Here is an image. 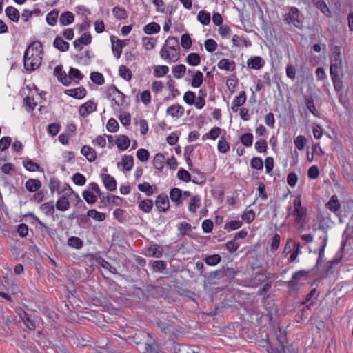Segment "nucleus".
Wrapping results in <instances>:
<instances>
[{
	"mask_svg": "<svg viewBox=\"0 0 353 353\" xmlns=\"http://www.w3.org/2000/svg\"><path fill=\"white\" fill-rule=\"evenodd\" d=\"M319 230H323V235H321L319 236L320 242V247L319 249L314 250L315 253H318L319 256L316 261V263L314 265L313 268L309 270H300L298 272H296L293 274L291 280L289 281H286L285 284L288 285L289 289L291 290H297V283L303 277H306L311 272L317 270L319 268V266L321 265L323 258L324 256V252L325 249L327 245V235L326 232L325 231V228L323 225H320L318 227Z\"/></svg>",
	"mask_w": 353,
	"mask_h": 353,
	"instance_id": "nucleus-1",
	"label": "nucleus"
},
{
	"mask_svg": "<svg viewBox=\"0 0 353 353\" xmlns=\"http://www.w3.org/2000/svg\"><path fill=\"white\" fill-rule=\"evenodd\" d=\"M37 43L39 44V47H42V43L41 41H35L32 42L28 46L27 49L24 52L23 65L24 68L29 72L36 70L41 65V57H39V55H34L33 53H32L31 55L29 56L30 48H32V46H35V44Z\"/></svg>",
	"mask_w": 353,
	"mask_h": 353,
	"instance_id": "nucleus-2",
	"label": "nucleus"
},
{
	"mask_svg": "<svg viewBox=\"0 0 353 353\" xmlns=\"http://www.w3.org/2000/svg\"><path fill=\"white\" fill-rule=\"evenodd\" d=\"M283 20L288 24H292L299 29H303V16L296 7L290 8L289 12L284 15Z\"/></svg>",
	"mask_w": 353,
	"mask_h": 353,
	"instance_id": "nucleus-3",
	"label": "nucleus"
},
{
	"mask_svg": "<svg viewBox=\"0 0 353 353\" xmlns=\"http://www.w3.org/2000/svg\"><path fill=\"white\" fill-rule=\"evenodd\" d=\"M165 46H167L168 49L172 51H175V54H172V57L174 59L172 60L173 62L176 61L179 59L180 55V47L177 38L170 36L166 39Z\"/></svg>",
	"mask_w": 353,
	"mask_h": 353,
	"instance_id": "nucleus-4",
	"label": "nucleus"
},
{
	"mask_svg": "<svg viewBox=\"0 0 353 353\" xmlns=\"http://www.w3.org/2000/svg\"><path fill=\"white\" fill-rule=\"evenodd\" d=\"M116 37L112 36L110 37L112 43V50L114 56L119 59L122 53V48L128 44V39H119L115 41Z\"/></svg>",
	"mask_w": 353,
	"mask_h": 353,
	"instance_id": "nucleus-5",
	"label": "nucleus"
},
{
	"mask_svg": "<svg viewBox=\"0 0 353 353\" xmlns=\"http://www.w3.org/2000/svg\"><path fill=\"white\" fill-rule=\"evenodd\" d=\"M155 205L159 212H166L170 208L168 196L166 194H159L155 201Z\"/></svg>",
	"mask_w": 353,
	"mask_h": 353,
	"instance_id": "nucleus-6",
	"label": "nucleus"
},
{
	"mask_svg": "<svg viewBox=\"0 0 353 353\" xmlns=\"http://www.w3.org/2000/svg\"><path fill=\"white\" fill-rule=\"evenodd\" d=\"M97 104L92 101L83 103L79 108V114L82 117H86L90 113L96 111Z\"/></svg>",
	"mask_w": 353,
	"mask_h": 353,
	"instance_id": "nucleus-7",
	"label": "nucleus"
},
{
	"mask_svg": "<svg viewBox=\"0 0 353 353\" xmlns=\"http://www.w3.org/2000/svg\"><path fill=\"white\" fill-rule=\"evenodd\" d=\"M101 179L105 188L109 191H114L117 189V181L115 179L108 174H102Z\"/></svg>",
	"mask_w": 353,
	"mask_h": 353,
	"instance_id": "nucleus-8",
	"label": "nucleus"
},
{
	"mask_svg": "<svg viewBox=\"0 0 353 353\" xmlns=\"http://www.w3.org/2000/svg\"><path fill=\"white\" fill-rule=\"evenodd\" d=\"M64 93L74 99H81L85 97L87 91L83 87H79L74 89L66 90Z\"/></svg>",
	"mask_w": 353,
	"mask_h": 353,
	"instance_id": "nucleus-9",
	"label": "nucleus"
},
{
	"mask_svg": "<svg viewBox=\"0 0 353 353\" xmlns=\"http://www.w3.org/2000/svg\"><path fill=\"white\" fill-rule=\"evenodd\" d=\"M170 197L172 201L176 203V206H180L183 204L182 190L179 188H172L170 192Z\"/></svg>",
	"mask_w": 353,
	"mask_h": 353,
	"instance_id": "nucleus-10",
	"label": "nucleus"
},
{
	"mask_svg": "<svg viewBox=\"0 0 353 353\" xmlns=\"http://www.w3.org/2000/svg\"><path fill=\"white\" fill-rule=\"evenodd\" d=\"M123 199L115 195L108 194L106 197L103 196L101 198V203H103L104 206L107 205V203H112L117 206H121L122 205Z\"/></svg>",
	"mask_w": 353,
	"mask_h": 353,
	"instance_id": "nucleus-11",
	"label": "nucleus"
},
{
	"mask_svg": "<svg viewBox=\"0 0 353 353\" xmlns=\"http://www.w3.org/2000/svg\"><path fill=\"white\" fill-rule=\"evenodd\" d=\"M247 64L251 69L259 70L264 65L265 61L261 57H254L248 60Z\"/></svg>",
	"mask_w": 353,
	"mask_h": 353,
	"instance_id": "nucleus-12",
	"label": "nucleus"
},
{
	"mask_svg": "<svg viewBox=\"0 0 353 353\" xmlns=\"http://www.w3.org/2000/svg\"><path fill=\"white\" fill-rule=\"evenodd\" d=\"M81 152L90 162L94 161L97 158L96 151L88 145H83L81 148Z\"/></svg>",
	"mask_w": 353,
	"mask_h": 353,
	"instance_id": "nucleus-13",
	"label": "nucleus"
},
{
	"mask_svg": "<svg viewBox=\"0 0 353 353\" xmlns=\"http://www.w3.org/2000/svg\"><path fill=\"white\" fill-rule=\"evenodd\" d=\"M53 46L60 52H65L69 49V43L65 41L61 36H57L53 42Z\"/></svg>",
	"mask_w": 353,
	"mask_h": 353,
	"instance_id": "nucleus-14",
	"label": "nucleus"
},
{
	"mask_svg": "<svg viewBox=\"0 0 353 353\" xmlns=\"http://www.w3.org/2000/svg\"><path fill=\"white\" fill-rule=\"evenodd\" d=\"M41 186V183L39 179H30L25 183L26 190L30 192L38 191Z\"/></svg>",
	"mask_w": 353,
	"mask_h": 353,
	"instance_id": "nucleus-15",
	"label": "nucleus"
},
{
	"mask_svg": "<svg viewBox=\"0 0 353 353\" xmlns=\"http://www.w3.org/2000/svg\"><path fill=\"white\" fill-rule=\"evenodd\" d=\"M218 67L221 70H225L226 71H234L236 68V64L235 62L232 60L222 59L218 63Z\"/></svg>",
	"mask_w": 353,
	"mask_h": 353,
	"instance_id": "nucleus-16",
	"label": "nucleus"
},
{
	"mask_svg": "<svg viewBox=\"0 0 353 353\" xmlns=\"http://www.w3.org/2000/svg\"><path fill=\"white\" fill-rule=\"evenodd\" d=\"M23 165L28 171L30 172H34L36 170L42 172H44L43 169L41 168V166L38 163L32 161L31 159H29L23 160Z\"/></svg>",
	"mask_w": 353,
	"mask_h": 353,
	"instance_id": "nucleus-17",
	"label": "nucleus"
},
{
	"mask_svg": "<svg viewBox=\"0 0 353 353\" xmlns=\"http://www.w3.org/2000/svg\"><path fill=\"white\" fill-rule=\"evenodd\" d=\"M305 103L307 108L310 111V112L315 117H319V112L315 108V105L314 103L313 98L311 95H305L304 97Z\"/></svg>",
	"mask_w": 353,
	"mask_h": 353,
	"instance_id": "nucleus-18",
	"label": "nucleus"
},
{
	"mask_svg": "<svg viewBox=\"0 0 353 353\" xmlns=\"http://www.w3.org/2000/svg\"><path fill=\"white\" fill-rule=\"evenodd\" d=\"M6 16L12 21L14 22H18L20 17V14L19 10L12 7V6H8L6 8L5 10Z\"/></svg>",
	"mask_w": 353,
	"mask_h": 353,
	"instance_id": "nucleus-19",
	"label": "nucleus"
},
{
	"mask_svg": "<svg viewBox=\"0 0 353 353\" xmlns=\"http://www.w3.org/2000/svg\"><path fill=\"white\" fill-rule=\"evenodd\" d=\"M74 15L70 11L63 12L60 17L59 22L62 26H68L74 21Z\"/></svg>",
	"mask_w": 353,
	"mask_h": 353,
	"instance_id": "nucleus-20",
	"label": "nucleus"
},
{
	"mask_svg": "<svg viewBox=\"0 0 353 353\" xmlns=\"http://www.w3.org/2000/svg\"><path fill=\"white\" fill-rule=\"evenodd\" d=\"M70 205V201H68L67 196L63 195L59 198L56 203V208L59 211H65L69 209Z\"/></svg>",
	"mask_w": 353,
	"mask_h": 353,
	"instance_id": "nucleus-21",
	"label": "nucleus"
},
{
	"mask_svg": "<svg viewBox=\"0 0 353 353\" xmlns=\"http://www.w3.org/2000/svg\"><path fill=\"white\" fill-rule=\"evenodd\" d=\"M116 144L121 150H125L130 144V140L126 135H121L117 139Z\"/></svg>",
	"mask_w": 353,
	"mask_h": 353,
	"instance_id": "nucleus-22",
	"label": "nucleus"
},
{
	"mask_svg": "<svg viewBox=\"0 0 353 353\" xmlns=\"http://www.w3.org/2000/svg\"><path fill=\"white\" fill-rule=\"evenodd\" d=\"M69 81H74L76 83H79V81L83 78V75L81 73L80 70L77 68L71 67L68 72Z\"/></svg>",
	"mask_w": 353,
	"mask_h": 353,
	"instance_id": "nucleus-23",
	"label": "nucleus"
},
{
	"mask_svg": "<svg viewBox=\"0 0 353 353\" xmlns=\"http://www.w3.org/2000/svg\"><path fill=\"white\" fill-rule=\"evenodd\" d=\"M148 252L149 256L161 258L163 255V248L159 245L154 244L148 248Z\"/></svg>",
	"mask_w": 353,
	"mask_h": 353,
	"instance_id": "nucleus-24",
	"label": "nucleus"
},
{
	"mask_svg": "<svg viewBox=\"0 0 353 353\" xmlns=\"http://www.w3.org/2000/svg\"><path fill=\"white\" fill-rule=\"evenodd\" d=\"M314 6L319 9L325 15L330 16L331 12L326 3L323 0H312Z\"/></svg>",
	"mask_w": 353,
	"mask_h": 353,
	"instance_id": "nucleus-25",
	"label": "nucleus"
},
{
	"mask_svg": "<svg viewBox=\"0 0 353 353\" xmlns=\"http://www.w3.org/2000/svg\"><path fill=\"white\" fill-rule=\"evenodd\" d=\"M203 82V74L201 71L198 70L192 76L191 85L194 88H199Z\"/></svg>",
	"mask_w": 353,
	"mask_h": 353,
	"instance_id": "nucleus-26",
	"label": "nucleus"
},
{
	"mask_svg": "<svg viewBox=\"0 0 353 353\" xmlns=\"http://www.w3.org/2000/svg\"><path fill=\"white\" fill-rule=\"evenodd\" d=\"M327 208L332 211L336 212L341 208V204L338 200V198L336 195H333L328 203L326 204Z\"/></svg>",
	"mask_w": 353,
	"mask_h": 353,
	"instance_id": "nucleus-27",
	"label": "nucleus"
},
{
	"mask_svg": "<svg viewBox=\"0 0 353 353\" xmlns=\"http://www.w3.org/2000/svg\"><path fill=\"white\" fill-rule=\"evenodd\" d=\"M205 263L208 265H216L221 261V256L218 254L206 256L203 259Z\"/></svg>",
	"mask_w": 353,
	"mask_h": 353,
	"instance_id": "nucleus-28",
	"label": "nucleus"
},
{
	"mask_svg": "<svg viewBox=\"0 0 353 353\" xmlns=\"http://www.w3.org/2000/svg\"><path fill=\"white\" fill-rule=\"evenodd\" d=\"M201 205V197L199 195L193 196L189 203L188 209L192 212H196Z\"/></svg>",
	"mask_w": 353,
	"mask_h": 353,
	"instance_id": "nucleus-29",
	"label": "nucleus"
},
{
	"mask_svg": "<svg viewBox=\"0 0 353 353\" xmlns=\"http://www.w3.org/2000/svg\"><path fill=\"white\" fill-rule=\"evenodd\" d=\"M150 337V334L148 332H141L139 334H136L134 337V342L138 345H143L147 341H150L148 339Z\"/></svg>",
	"mask_w": 353,
	"mask_h": 353,
	"instance_id": "nucleus-30",
	"label": "nucleus"
},
{
	"mask_svg": "<svg viewBox=\"0 0 353 353\" xmlns=\"http://www.w3.org/2000/svg\"><path fill=\"white\" fill-rule=\"evenodd\" d=\"M160 26L158 23L152 22L144 27L143 31L147 34H152L159 32L160 31Z\"/></svg>",
	"mask_w": 353,
	"mask_h": 353,
	"instance_id": "nucleus-31",
	"label": "nucleus"
},
{
	"mask_svg": "<svg viewBox=\"0 0 353 353\" xmlns=\"http://www.w3.org/2000/svg\"><path fill=\"white\" fill-rule=\"evenodd\" d=\"M121 164L126 171H130L134 165V158L131 155H123Z\"/></svg>",
	"mask_w": 353,
	"mask_h": 353,
	"instance_id": "nucleus-32",
	"label": "nucleus"
},
{
	"mask_svg": "<svg viewBox=\"0 0 353 353\" xmlns=\"http://www.w3.org/2000/svg\"><path fill=\"white\" fill-rule=\"evenodd\" d=\"M187 63L192 66H196L200 64L201 57L198 53H190L186 57Z\"/></svg>",
	"mask_w": 353,
	"mask_h": 353,
	"instance_id": "nucleus-33",
	"label": "nucleus"
},
{
	"mask_svg": "<svg viewBox=\"0 0 353 353\" xmlns=\"http://www.w3.org/2000/svg\"><path fill=\"white\" fill-rule=\"evenodd\" d=\"M59 10L53 9L46 16V21L50 26H54L57 23L59 17Z\"/></svg>",
	"mask_w": 353,
	"mask_h": 353,
	"instance_id": "nucleus-34",
	"label": "nucleus"
},
{
	"mask_svg": "<svg viewBox=\"0 0 353 353\" xmlns=\"http://www.w3.org/2000/svg\"><path fill=\"white\" fill-rule=\"evenodd\" d=\"M139 208L145 213H149L153 208V201L151 199H144L139 202Z\"/></svg>",
	"mask_w": 353,
	"mask_h": 353,
	"instance_id": "nucleus-35",
	"label": "nucleus"
},
{
	"mask_svg": "<svg viewBox=\"0 0 353 353\" xmlns=\"http://www.w3.org/2000/svg\"><path fill=\"white\" fill-rule=\"evenodd\" d=\"M223 272H224V270H222V268H221L216 271L208 273V275L207 276L208 281L213 282L215 280H220L223 279ZM204 276H206V275Z\"/></svg>",
	"mask_w": 353,
	"mask_h": 353,
	"instance_id": "nucleus-36",
	"label": "nucleus"
},
{
	"mask_svg": "<svg viewBox=\"0 0 353 353\" xmlns=\"http://www.w3.org/2000/svg\"><path fill=\"white\" fill-rule=\"evenodd\" d=\"M186 72V67L183 64L177 65L172 68V72L175 78H182Z\"/></svg>",
	"mask_w": 353,
	"mask_h": 353,
	"instance_id": "nucleus-37",
	"label": "nucleus"
},
{
	"mask_svg": "<svg viewBox=\"0 0 353 353\" xmlns=\"http://www.w3.org/2000/svg\"><path fill=\"white\" fill-rule=\"evenodd\" d=\"M27 216H30L33 219L34 221H35L41 228H43V230L47 232L50 235L54 234L56 233V230L54 229H50L47 225L43 223L41 221L39 220L38 217H37L34 214L29 213L26 215Z\"/></svg>",
	"mask_w": 353,
	"mask_h": 353,
	"instance_id": "nucleus-38",
	"label": "nucleus"
},
{
	"mask_svg": "<svg viewBox=\"0 0 353 353\" xmlns=\"http://www.w3.org/2000/svg\"><path fill=\"white\" fill-rule=\"evenodd\" d=\"M112 12L114 17L119 20L125 19L128 17L126 10L119 6L114 7L112 9Z\"/></svg>",
	"mask_w": 353,
	"mask_h": 353,
	"instance_id": "nucleus-39",
	"label": "nucleus"
},
{
	"mask_svg": "<svg viewBox=\"0 0 353 353\" xmlns=\"http://www.w3.org/2000/svg\"><path fill=\"white\" fill-rule=\"evenodd\" d=\"M294 214L296 216L295 222L299 223L304 220L307 215V209L304 207L294 210Z\"/></svg>",
	"mask_w": 353,
	"mask_h": 353,
	"instance_id": "nucleus-40",
	"label": "nucleus"
},
{
	"mask_svg": "<svg viewBox=\"0 0 353 353\" xmlns=\"http://www.w3.org/2000/svg\"><path fill=\"white\" fill-rule=\"evenodd\" d=\"M40 209L42 210H46L45 214L46 215H50L53 216L54 213V206L53 205V201L43 203L40 206Z\"/></svg>",
	"mask_w": 353,
	"mask_h": 353,
	"instance_id": "nucleus-41",
	"label": "nucleus"
},
{
	"mask_svg": "<svg viewBox=\"0 0 353 353\" xmlns=\"http://www.w3.org/2000/svg\"><path fill=\"white\" fill-rule=\"evenodd\" d=\"M241 143L245 147H250L253 142V135L252 133H245L240 137Z\"/></svg>",
	"mask_w": 353,
	"mask_h": 353,
	"instance_id": "nucleus-42",
	"label": "nucleus"
},
{
	"mask_svg": "<svg viewBox=\"0 0 353 353\" xmlns=\"http://www.w3.org/2000/svg\"><path fill=\"white\" fill-rule=\"evenodd\" d=\"M197 19L203 25H208L210 21V14L205 10H201L199 12Z\"/></svg>",
	"mask_w": 353,
	"mask_h": 353,
	"instance_id": "nucleus-43",
	"label": "nucleus"
},
{
	"mask_svg": "<svg viewBox=\"0 0 353 353\" xmlns=\"http://www.w3.org/2000/svg\"><path fill=\"white\" fill-rule=\"evenodd\" d=\"M88 216L97 221H103L105 219V215L104 213L99 212L94 209L89 210L88 211Z\"/></svg>",
	"mask_w": 353,
	"mask_h": 353,
	"instance_id": "nucleus-44",
	"label": "nucleus"
},
{
	"mask_svg": "<svg viewBox=\"0 0 353 353\" xmlns=\"http://www.w3.org/2000/svg\"><path fill=\"white\" fill-rule=\"evenodd\" d=\"M82 196L84 199V200L88 203V204H94L97 202V196L92 192L91 191L86 190H84L82 193Z\"/></svg>",
	"mask_w": 353,
	"mask_h": 353,
	"instance_id": "nucleus-45",
	"label": "nucleus"
},
{
	"mask_svg": "<svg viewBox=\"0 0 353 353\" xmlns=\"http://www.w3.org/2000/svg\"><path fill=\"white\" fill-rule=\"evenodd\" d=\"M119 75L126 81H130L132 79V74L131 70L125 65H121L119 70Z\"/></svg>",
	"mask_w": 353,
	"mask_h": 353,
	"instance_id": "nucleus-46",
	"label": "nucleus"
},
{
	"mask_svg": "<svg viewBox=\"0 0 353 353\" xmlns=\"http://www.w3.org/2000/svg\"><path fill=\"white\" fill-rule=\"evenodd\" d=\"M68 245L70 247L80 249L83 246V241L79 237L71 236L68 240Z\"/></svg>",
	"mask_w": 353,
	"mask_h": 353,
	"instance_id": "nucleus-47",
	"label": "nucleus"
},
{
	"mask_svg": "<svg viewBox=\"0 0 353 353\" xmlns=\"http://www.w3.org/2000/svg\"><path fill=\"white\" fill-rule=\"evenodd\" d=\"M338 263H339V261L337 259H333V260L328 261L325 266V273L323 275L321 274L320 276V279L325 278L329 274H332L334 272L333 265L337 264Z\"/></svg>",
	"mask_w": 353,
	"mask_h": 353,
	"instance_id": "nucleus-48",
	"label": "nucleus"
},
{
	"mask_svg": "<svg viewBox=\"0 0 353 353\" xmlns=\"http://www.w3.org/2000/svg\"><path fill=\"white\" fill-rule=\"evenodd\" d=\"M169 68L166 65H158L154 68V75L156 77H161L168 74Z\"/></svg>",
	"mask_w": 353,
	"mask_h": 353,
	"instance_id": "nucleus-49",
	"label": "nucleus"
},
{
	"mask_svg": "<svg viewBox=\"0 0 353 353\" xmlns=\"http://www.w3.org/2000/svg\"><path fill=\"white\" fill-rule=\"evenodd\" d=\"M90 79L97 85H102L104 83V77L103 74L99 72H92L90 74Z\"/></svg>",
	"mask_w": 353,
	"mask_h": 353,
	"instance_id": "nucleus-50",
	"label": "nucleus"
},
{
	"mask_svg": "<svg viewBox=\"0 0 353 353\" xmlns=\"http://www.w3.org/2000/svg\"><path fill=\"white\" fill-rule=\"evenodd\" d=\"M341 54V48L339 46H335L333 49L332 61H334V63H339L340 67H342Z\"/></svg>",
	"mask_w": 353,
	"mask_h": 353,
	"instance_id": "nucleus-51",
	"label": "nucleus"
},
{
	"mask_svg": "<svg viewBox=\"0 0 353 353\" xmlns=\"http://www.w3.org/2000/svg\"><path fill=\"white\" fill-rule=\"evenodd\" d=\"M164 156L161 153H158L154 158V166L156 169L161 170L163 168Z\"/></svg>",
	"mask_w": 353,
	"mask_h": 353,
	"instance_id": "nucleus-52",
	"label": "nucleus"
},
{
	"mask_svg": "<svg viewBox=\"0 0 353 353\" xmlns=\"http://www.w3.org/2000/svg\"><path fill=\"white\" fill-rule=\"evenodd\" d=\"M138 189L143 192H145L147 196H150L153 194L152 186L148 183L144 182L138 185Z\"/></svg>",
	"mask_w": 353,
	"mask_h": 353,
	"instance_id": "nucleus-53",
	"label": "nucleus"
},
{
	"mask_svg": "<svg viewBox=\"0 0 353 353\" xmlns=\"http://www.w3.org/2000/svg\"><path fill=\"white\" fill-rule=\"evenodd\" d=\"M167 267L166 263L163 261H154L152 264L154 272H163Z\"/></svg>",
	"mask_w": 353,
	"mask_h": 353,
	"instance_id": "nucleus-54",
	"label": "nucleus"
},
{
	"mask_svg": "<svg viewBox=\"0 0 353 353\" xmlns=\"http://www.w3.org/2000/svg\"><path fill=\"white\" fill-rule=\"evenodd\" d=\"M250 166L252 168L261 170L263 168V162L260 157H253L250 161Z\"/></svg>",
	"mask_w": 353,
	"mask_h": 353,
	"instance_id": "nucleus-55",
	"label": "nucleus"
},
{
	"mask_svg": "<svg viewBox=\"0 0 353 353\" xmlns=\"http://www.w3.org/2000/svg\"><path fill=\"white\" fill-rule=\"evenodd\" d=\"M246 101V94L245 91H241L239 96L236 97L232 103L234 106L240 107L243 105Z\"/></svg>",
	"mask_w": 353,
	"mask_h": 353,
	"instance_id": "nucleus-56",
	"label": "nucleus"
},
{
	"mask_svg": "<svg viewBox=\"0 0 353 353\" xmlns=\"http://www.w3.org/2000/svg\"><path fill=\"white\" fill-rule=\"evenodd\" d=\"M242 225H243L242 221L232 220V221H229L228 223H227L225 225L224 229L227 230H234L240 228L242 226Z\"/></svg>",
	"mask_w": 353,
	"mask_h": 353,
	"instance_id": "nucleus-57",
	"label": "nucleus"
},
{
	"mask_svg": "<svg viewBox=\"0 0 353 353\" xmlns=\"http://www.w3.org/2000/svg\"><path fill=\"white\" fill-rule=\"evenodd\" d=\"M143 353L150 352V353H165L163 351L157 350L153 343L150 341H147L145 343H143Z\"/></svg>",
	"mask_w": 353,
	"mask_h": 353,
	"instance_id": "nucleus-58",
	"label": "nucleus"
},
{
	"mask_svg": "<svg viewBox=\"0 0 353 353\" xmlns=\"http://www.w3.org/2000/svg\"><path fill=\"white\" fill-rule=\"evenodd\" d=\"M73 182L79 186L83 185L86 182V178L81 173H75L72 177Z\"/></svg>",
	"mask_w": 353,
	"mask_h": 353,
	"instance_id": "nucleus-59",
	"label": "nucleus"
},
{
	"mask_svg": "<svg viewBox=\"0 0 353 353\" xmlns=\"http://www.w3.org/2000/svg\"><path fill=\"white\" fill-rule=\"evenodd\" d=\"M177 177L185 182H189L191 181L190 174L183 168H181L177 172Z\"/></svg>",
	"mask_w": 353,
	"mask_h": 353,
	"instance_id": "nucleus-60",
	"label": "nucleus"
},
{
	"mask_svg": "<svg viewBox=\"0 0 353 353\" xmlns=\"http://www.w3.org/2000/svg\"><path fill=\"white\" fill-rule=\"evenodd\" d=\"M218 150L220 152L226 153L230 150V145L224 139L221 137L218 143Z\"/></svg>",
	"mask_w": 353,
	"mask_h": 353,
	"instance_id": "nucleus-61",
	"label": "nucleus"
},
{
	"mask_svg": "<svg viewBox=\"0 0 353 353\" xmlns=\"http://www.w3.org/2000/svg\"><path fill=\"white\" fill-rule=\"evenodd\" d=\"M181 43L182 47L185 49H189L192 46V39L188 34H182Z\"/></svg>",
	"mask_w": 353,
	"mask_h": 353,
	"instance_id": "nucleus-62",
	"label": "nucleus"
},
{
	"mask_svg": "<svg viewBox=\"0 0 353 353\" xmlns=\"http://www.w3.org/2000/svg\"><path fill=\"white\" fill-rule=\"evenodd\" d=\"M204 46L206 50L209 52L215 51L217 48L216 42L212 39H208L205 40Z\"/></svg>",
	"mask_w": 353,
	"mask_h": 353,
	"instance_id": "nucleus-63",
	"label": "nucleus"
},
{
	"mask_svg": "<svg viewBox=\"0 0 353 353\" xmlns=\"http://www.w3.org/2000/svg\"><path fill=\"white\" fill-rule=\"evenodd\" d=\"M196 99V94L192 91H188L184 94L183 100L189 105H194Z\"/></svg>",
	"mask_w": 353,
	"mask_h": 353,
	"instance_id": "nucleus-64",
	"label": "nucleus"
}]
</instances>
